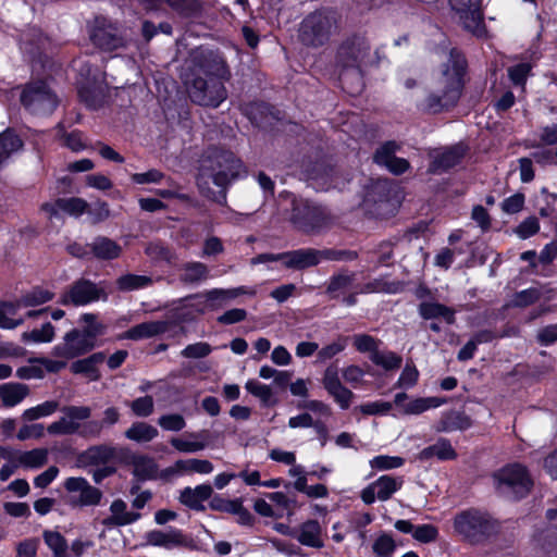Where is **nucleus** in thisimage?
<instances>
[{"label": "nucleus", "instance_id": "obj_43", "mask_svg": "<svg viewBox=\"0 0 557 557\" xmlns=\"http://www.w3.org/2000/svg\"><path fill=\"white\" fill-rule=\"evenodd\" d=\"M59 409L57 400H47L35 407L28 408L23 412V419L26 421H34L40 418L49 417Z\"/></svg>", "mask_w": 557, "mask_h": 557}, {"label": "nucleus", "instance_id": "obj_15", "mask_svg": "<svg viewBox=\"0 0 557 557\" xmlns=\"http://www.w3.org/2000/svg\"><path fill=\"white\" fill-rule=\"evenodd\" d=\"M101 289L87 280L75 282L65 293L62 294V305L85 306L100 299Z\"/></svg>", "mask_w": 557, "mask_h": 557}, {"label": "nucleus", "instance_id": "obj_39", "mask_svg": "<svg viewBox=\"0 0 557 557\" xmlns=\"http://www.w3.org/2000/svg\"><path fill=\"white\" fill-rule=\"evenodd\" d=\"M18 302H2L0 304V327L14 329L22 324L24 319L17 317L20 309Z\"/></svg>", "mask_w": 557, "mask_h": 557}, {"label": "nucleus", "instance_id": "obj_48", "mask_svg": "<svg viewBox=\"0 0 557 557\" xmlns=\"http://www.w3.org/2000/svg\"><path fill=\"white\" fill-rule=\"evenodd\" d=\"M209 271L201 262H189L183 268L182 280L187 283H196L208 277Z\"/></svg>", "mask_w": 557, "mask_h": 557}, {"label": "nucleus", "instance_id": "obj_47", "mask_svg": "<svg viewBox=\"0 0 557 557\" xmlns=\"http://www.w3.org/2000/svg\"><path fill=\"white\" fill-rule=\"evenodd\" d=\"M370 359L376 366L384 368L385 370L398 369L401 364V357L393 351H381L376 350L370 355Z\"/></svg>", "mask_w": 557, "mask_h": 557}, {"label": "nucleus", "instance_id": "obj_41", "mask_svg": "<svg viewBox=\"0 0 557 557\" xmlns=\"http://www.w3.org/2000/svg\"><path fill=\"white\" fill-rule=\"evenodd\" d=\"M465 28L474 34L481 36L484 32L483 17L479 10V7L471 8L467 11L460 12Z\"/></svg>", "mask_w": 557, "mask_h": 557}, {"label": "nucleus", "instance_id": "obj_1", "mask_svg": "<svg viewBox=\"0 0 557 557\" xmlns=\"http://www.w3.org/2000/svg\"><path fill=\"white\" fill-rule=\"evenodd\" d=\"M465 70V59L459 54L451 53L449 64L436 79V90L441 94H430L421 102V110L428 113H438L454 107L461 95Z\"/></svg>", "mask_w": 557, "mask_h": 557}, {"label": "nucleus", "instance_id": "obj_24", "mask_svg": "<svg viewBox=\"0 0 557 557\" xmlns=\"http://www.w3.org/2000/svg\"><path fill=\"white\" fill-rule=\"evenodd\" d=\"M106 359L104 354L96 352L91 356L74 361L70 370L74 374H83L89 381H97L100 377L98 366L101 364Z\"/></svg>", "mask_w": 557, "mask_h": 557}, {"label": "nucleus", "instance_id": "obj_42", "mask_svg": "<svg viewBox=\"0 0 557 557\" xmlns=\"http://www.w3.org/2000/svg\"><path fill=\"white\" fill-rule=\"evenodd\" d=\"M54 326L51 323H45L39 329H34L29 332L22 334V341L24 343H50L54 338Z\"/></svg>", "mask_w": 557, "mask_h": 557}, {"label": "nucleus", "instance_id": "obj_62", "mask_svg": "<svg viewBox=\"0 0 557 557\" xmlns=\"http://www.w3.org/2000/svg\"><path fill=\"white\" fill-rule=\"evenodd\" d=\"M531 65L529 63H519L508 69V75L510 81L515 85L524 86L527 78L531 72Z\"/></svg>", "mask_w": 557, "mask_h": 557}, {"label": "nucleus", "instance_id": "obj_46", "mask_svg": "<svg viewBox=\"0 0 557 557\" xmlns=\"http://www.w3.org/2000/svg\"><path fill=\"white\" fill-rule=\"evenodd\" d=\"M374 471H388L398 469L405 465V459L399 456L379 455L369 461Z\"/></svg>", "mask_w": 557, "mask_h": 557}, {"label": "nucleus", "instance_id": "obj_63", "mask_svg": "<svg viewBox=\"0 0 557 557\" xmlns=\"http://www.w3.org/2000/svg\"><path fill=\"white\" fill-rule=\"evenodd\" d=\"M342 375L346 383L356 387L363 382L366 372L359 366L350 364L342 370Z\"/></svg>", "mask_w": 557, "mask_h": 557}, {"label": "nucleus", "instance_id": "obj_4", "mask_svg": "<svg viewBox=\"0 0 557 557\" xmlns=\"http://www.w3.org/2000/svg\"><path fill=\"white\" fill-rule=\"evenodd\" d=\"M59 420L49 424L47 431L53 435H71L79 433L83 436H95L100 433L101 425L97 421L82 424L91 416V409L87 406H65L61 409Z\"/></svg>", "mask_w": 557, "mask_h": 557}, {"label": "nucleus", "instance_id": "obj_33", "mask_svg": "<svg viewBox=\"0 0 557 557\" xmlns=\"http://www.w3.org/2000/svg\"><path fill=\"white\" fill-rule=\"evenodd\" d=\"M297 540L300 544L309 547L320 548L323 546L322 531L317 520L304 522L298 532Z\"/></svg>", "mask_w": 557, "mask_h": 557}, {"label": "nucleus", "instance_id": "obj_26", "mask_svg": "<svg viewBox=\"0 0 557 557\" xmlns=\"http://www.w3.org/2000/svg\"><path fill=\"white\" fill-rule=\"evenodd\" d=\"M457 454L451 446L450 442L446 438H440L436 443L422 449L418 459L421 461H429L433 458L438 460H454Z\"/></svg>", "mask_w": 557, "mask_h": 557}, {"label": "nucleus", "instance_id": "obj_2", "mask_svg": "<svg viewBox=\"0 0 557 557\" xmlns=\"http://www.w3.org/2000/svg\"><path fill=\"white\" fill-rule=\"evenodd\" d=\"M245 174V165L233 152L212 150L200 161L197 184L205 193L209 185V180L219 187H226L232 181Z\"/></svg>", "mask_w": 557, "mask_h": 557}, {"label": "nucleus", "instance_id": "obj_64", "mask_svg": "<svg viewBox=\"0 0 557 557\" xmlns=\"http://www.w3.org/2000/svg\"><path fill=\"white\" fill-rule=\"evenodd\" d=\"M418 379L419 371L416 366L412 363H407L397 381V385L399 387L409 388L417 384Z\"/></svg>", "mask_w": 557, "mask_h": 557}, {"label": "nucleus", "instance_id": "obj_5", "mask_svg": "<svg viewBox=\"0 0 557 557\" xmlns=\"http://www.w3.org/2000/svg\"><path fill=\"white\" fill-rule=\"evenodd\" d=\"M398 202L395 186L386 180H379L367 188L362 207L368 214L383 218L394 213Z\"/></svg>", "mask_w": 557, "mask_h": 557}, {"label": "nucleus", "instance_id": "obj_55", "mask_svg": "<svg viewBox=\"0 0 557 557\" xmlns=\"http://www.w3.org/2000/svg\"><path fill=\"white\" fill-rule=\"evenodd\" d=\"M91 39L95 45L106 50L116 48L120 42L119 38H116L111 33H107L104 29H96L91 34Z\"/></svg>", "mask_w": 557, "mask_h": 557}, {"label": "nucleus", "instance_id": "obj_44", "mask_svg": "<svg viewBox=\"0 0 557 557\" xmlns=\"http://www.w3.org/2000/svg\"><path fill=\"white\" fill-rule=\"evenodd\" d=\"M403 289L400 282H389L386 278H376L360 288V293H386L396 294Z\"/></svg>", "mask_w": 557, "mask_h": 557}, {"label": "nucleus", "instance_id": "obj_56", "mask_svg": "<svg viewBox=\"0 0 557 557\" xmlns=\"http://www.w3.org/2000/svg\"><path fill=\"white\" fill-rule=\"evenodd\" d=\"M245 388L248 393L258 397L264 404H268L272 397V389L270 386L262 384L257 380H248Z\"/></svg>", "mask_w": 557, "mask_h": 557}, {"label": "nucleus", "instance_id": "obj_59", "mask_svg": "<svg viewBox=\"0 0 557 557\" xmlns=\"http://www.w3.org/2000/svg\"><path fill=\"white\" fill-rule=\"evenodd\" d=\"M355 348L360 352H370L377 350L379 341L367 334H357L352 337Z\"/></svg>", "mask_w": 557, "mask_h": 557}, {"label": "nucleus", "instance_id": "obj_35", "mask_svg": "<svg viewBox=\"0 0 557 557\" xmlns=\"http://www.w3.org/2000/svg\"><path fill=\"white\" fill-rule=\"evenodd\" d=\"M54 293L46 287L36 286L25 293L18 300L21 308L37 307L51 301Z\"/></svg>", "mask_w": 557, "mask_h": 557}, {"label": "nucleus", "instance_id": "obj_49", "mask_svg": "<svg viewBox=\"0 0 557 557\" xmlns=\"http://www.w3.org/2000/svg\"><path fill=\"white\" fill-rule=\"evenodd\" d=\"M396 549L394 539L387 534H380L373 542L372 550L376 557H391Z\"/></svg>", "mask_w": 557, "mask_h": 557}, {"label": "nucleus", "instance_id": "obj_51", "mask_svg": "<svg viewBox=\"0 0 557 557\" xmlns=\"http://www.w3.org/2000/svg\"><path fill=\"white\" fill-rule=\"evenodd\" d=\"M540 231V221L536 216H528L515 228L516 235L521 239H527Z\"/></svg>", "mask_w": 557, "mask_h": 557}, {"label": "nucleus", "instance_id": "obj_13", "mask_svg": "<svg viewBox=\"0 0 557 557\" xmlns=\"http://www.w3.org/2000/svg\"><path fill=\"white\" fill-rule=\"evenodd\" d=\"M456 532L469 540H476L490 530V521L484 513L467 510L456 516L454 520Z\"/></svg>", "mask_w": 557, "mask_h": 557}, {"label": "nucleus", "instance_id": "obj_40", "mask_svg": "<svg viewBox=\"0 0 557 557\" xmlns=\"http://www.w3.org/2000/svg\"><path fill=\"white\" fill-rule=\"evenodd\" d=\"M116 285L122 292H132L151 286L152 278L148 275L127 273L117 278Z\"/></svg>", "mask_w": 557, "mask_h": 557}, {"label": "nucleus", "instance_id": "obj_10", "mask_svg": "<svg viewBox=\"0 0 557 557\" xmlns=\"http://www.w3.org/2000/svg\"><path fill=\"white\" fill-rule=\"evenodd\" d=\"M404 485L403 476L381 475L361 491V499L371 505L375 500L386 502Z\"/></svg>", "mask_w": 557, "mask_h": 557}, {"label": "nucleus", "instance_id": "obj_29", "mask_svg": "<svg viewBox=\"0 0 557 557\" xmlns=\"http://www.w3.org/2000/svg\"><path fill=\"white\" fill-rule=\"evenodd\" d=\"M212 487L209 484H200L195 488L185 487L180 495V502L191 509H199L202 503L212 495Z\"/></svg>", "mask_w": 557, "mask_h": 557}, {"label": "nucleus", "instance_id": "obj_9", "mask_svg": "<svg viewBox=\"0 0 557 557\" xmlns=\"http://www.w3.org/2000/svg\"><path fill=\"white\" fill-rule=\"evenodd\" d=\"M21 101L34 113L51 112L57 107L55 96L44 82L28 85L21 95Z\"/></svg>", "mask_w": 557, "mask_h": 557}, {"label": "nucleus", "instance_id": "obj_45", "mask_svg": "<svg viewBox=\"0 0 557 557\" xmlns=\"http://www.w3.org/2000/svg\"><path fill=\"white\" fill-rule=\"evenodd\" d=\"M23 146L21 138L12 132H4L0 135V163L18 151Z\"/></svg>", "mask_w": 557, "mask_h": 557}, {"label": "nucleus", "instance_id": "obj_34", "mask_svg": "<svg viewBox=\"0 0 557 557\" xmlns=\"http://www.w3.org/2000/svg\"><path fill=\"white\" fill-rule=\"evenodd\" d=\"M48 449L35 448L27 451H18L15 456L17 466L25 469H39L48 461Z\"/></svg>", "mask_w": 557, "mask_h": 557}, {"label": "nucleus", "instance_id": "obj_37", "mask_svg": "<svg viewBox=\"0 0 557 557\" xmlns=\"http://www.w3.org/2000/svg\"><path fill=\"white\" fill-rule=\"evenodd\" d=\"M125 436L137 443H147L158 436V430L147 422H135L126 430Z\"/></svg>", "mask_w": 557, "mask_h": 557}, {"label": "nucleus", "instance_id": "obj_61", "mask_svg": "<svg viewBox=\"0 0 557 557\" xmlns=\"http://www.w3.org/2000/svg\"><path fill=\"white\" fill-rule=\"evenodd\" d=\"M398 146L394 141L384 144L374 154L375 163L387 168L393 159H395V152Z\"/></svg>", "mask_w": 557, "mask_h": 557}, {"label": "nucleus", "instance_id": "obj_18", "mask_svg": "<svg viewBox=\"0 0 557 557\" xmlns=\"http://www.w3.org/2000/svg\"><path fill=\"white\" fill-rule=\"evenodd\" d=\"M214 467L211 461L207 459L189 458L180 459L172 466L162 471V476L165 479L173 476L190 475L194 473L209 474L213 471Z\"/></svg>", "mask_w": 557, "mask_h": 557}, {"label": "nucleus", "instance_id": "obj_20", "mask_svg": "<svg viewBox=\"0 0 557 557\" xmlns=\"http://www.w3.org/2000/svg\"><path fill=\"white\" fill-rule=\"evenodd\" d=\"M147 544L160 546L166 549L183 546L186 539L181 530L170 529L168 531L152 530L146 534Z\"/></svg>", "mask_w": 557, "mask_h": 557}, {"label": "nucleus", "instance_id": "obj_27", "mask_svg": "<svg viewBox=\"0 0 557 557\" xmlns=\"http://www.w3.org/2000/svg\"><path fill=\"white\" fill-rule=\"evenodd\" d=\"M369 52V46L363 41L344 44L338 50L339 61L344 66L358 65Z\"/></svg>", "mask_w": 557, "mask_h": 557}, {"label": "nucleus", "instance_id": "obj_3", "mask_svg": "<svg viewBox=\"0 0 557 557\" xmlns=\"http://www.w3.org/2000/svg\"><path fill=\"white\" fill-rule=\"evenodd\" d=\"M230 78V72L223 61L214 64V72L207 73L206 78L197 77L188 89L191 100L200 106L218 107L226 99L224 82Z\"/></svg>", "mask_w": 557, "mask_h": 557}, {"label": "nucleus", "instance_id": "obj_11", "mask_svg": "<svg viewBox=\"0 0 557 557\" xmlns=\"http://www.w3.org/2000/svg\"><path fill=\"white\" fill-rule=\"evenodd\" d=\"M95 347L79 330L74 329L64 335L62 343L53 347L52 355L66 362L70 359L87 354Z\"/></svg>", "mask_w": 557, "mask_h": 557}, {"label": "nucleus", "instance_id": "obj_17", "mask_svg": "<svg viewBox=\"0 0 557 557\" xmlns=\"http://www.w3.org/2000/svg\"><path fill=\"white\" fill-rule=\"evenodd\" d=\"M67 492L72 493V503L79 506L98 505L102 493L95 486H91L83 478H70L64 484Z\"/></svg>", "mask_w": 557, "mask_h": 557}, {"label": "nucleus", "instance_id": "obj_31", "mask_svg": "<svg viewBox=\"0 0 557 557\" xmlns=\"http://www.w3.org/2000/svg\"><path fill=\"white\" fill-rule=\"evenodd\" d=\"M94 256L101 260H112L121 256L122 247L111 238L99 236L90 244Z\"/></svg>", "mask_w": 557, "mask_h": 557}, {"label": "nucleus", "instance_id": "obj_58", "mask_svg": "<svg viewBox=\"0 0 557 557\" xmlns=\"http://www.w3.org/2000/svg\"><path fill=\"white\" fill-rule=\"evenodd\" d=\"M46 544L53 550L57 557L64 555L66 549V542L59 532L47 531L44 534Z\"/></svg>", "mask_w": 557, "mask_h": 557}, {"label": "nucleus", "instance_id": "obj_16", "mask_svg": "<svg viewBox=\"0 0 557 557\" xmlns=\"http://www.w3.org/2000/svg\"><path fill=\"white\" fill-rule=\"evenodd\" d=\"M394 404L401 414L416 416L441 407L446 404V398L436 396L409 398L406 393H398L394 397Z\"/></svg>", "mask_w": 557, "mask_h": 557}, {"label": "nucleus", "instance_id": "obj_7", "mask_svg": "<svg viewBox=\"0 0 557 557\" xmlns=\"http://www.w3.org/2000/svg\"><path fill=\"white\" fill-rule=\"evenodd\" d=\"M286 197L290 198V221L296 227L304 232H311L321 225L323 220L321 208L310 203L306 199H298L290 194L286 195Z\"/></svg>", "mask_w": 557, "mask_h": 557}, {"label": "nucleus", "instance_id": "obj_25", "mask_svg": "<svg viewBox=\"0 0 557 557\" xmlns=\"http://www.w3.org/2000/svg\"><path fill=\"white\" fill-rule=\"evenodd\" d=\"M462 158V152L459 148L453 147L444 150L435 151L432 154V163L430 171L440 173L455 166Z\"/></svg>", "mask_w": 557, "mask_h": 557}, {"label": "nucleus", "instance_id": "obj_23", "mask_svg": "<svg viewBox=\"0 0 557 557\" xmlns=\"http://www.w3.org/2000/svg\"><path fill=\"white\" fill-rule=\"evenodd\" d=\"M29 395V387L26 384L10 382L0 384V405L5 408H13L21 404Z\"/></svg>", "mask_w": 557, "mask_h": 557}, {"label": "nucleus", "instance_id": "obj_57", "mask_svg": "<svg viewBox=\"0 0 557 557\" xmlns=\"http://www.w3.org/2000/svg\"><path fill=\"white\" fill-rule=\"evenodd\" d=\"M129 407L135 416L148 417L153 412L154 404L151 396H144L131 401Z\"/></svg>", "mask_w": 557, "mask_h": 557}, {"label": "nucleus", "instance_id": "obj_53", "mask_svg": "<svg viewBox=\"0 0 557 557\" xmlns=\"http://www.w3.org/2000/svg\"><path fill=\"white\" fill-rule=\"evenodd\" d=\"M158 424L165 431L178 432L186 426V421L178 413L163 414L158 419Z\"/></svg>", "mask_w": 557, "mask_h": 557}, {"label": "nucleus", "instance_id": "obj_19", "mask_svg": "<svg viewBox=\"0 0 557 557\" xmlns=\"http://www.w3.org/2000/svg\"><path fill=\"white\" fill-rule=\"evenodd\" d=\"M140 513L127 510V505L122 499H115L110 506V516L102 520L107 528L123 527L137 521Z\"/></svg>", "mask_w": 557, "mask_h": 557}, {"label": "nucleus", "instance_id": "obj_54", "mask_svg": "<svg viewBox=\"0 0 557 557\" xmlns=\"http://www.w3.org/2000/svg\"><path fill=\"white\" fill-rule=\"evenodd\" d=\"M525 203V196L522 193H516L503 200L500 208L506 214H516L522 211Z\"/></svg>", "mask_w": 557, "mask_h": 557}, {"label": "nucleus", "instance_id": "obj_12", "mask_svg": "<svg viewBox=\"0 0 557 557\" xmlns=\"http://www.w3.org/2000/svg\"><path fill=\"white\" fill-rule=\"evenodd\" d=\"M321 382L327 394L342 409L346 410L350 407L355 395L342 383L337 364L332 363L325 368Z\"/></svg>", "mask_w": 557, "mask_h": 557}, {"label": "nucleus", "instance_id": "obj_28", "mask_svg": "<svg viewBox=\"0 0 557 557\" xmlns=\"http://www.w3.org/2000/svg\"><path fill=\"white\" fill-rule=\"evenodd\" d=\"M42 209L50 214H55L59 210H61L71 215L79 216L87 212L88 203L82 198L72 197L66 199H58L54 205L45 203Z\"/></svg>", "mask_w": 557, "mask_h": 557}, {"label": "nucleus", "instance_id": "obj_8", "mask_svg": "<svg viewBox=\"0 0 557 557\" xmlns=\"http://www.w3.org/2000/svg\"><path fill=\"white\" fill-rule=\"evenodd\" d=\"M331 27L332 21L326 14L322 12L312 13L302 21L299 38L307 46L322 45L327 39Z\"/></svg>", "mask_w": 557, "mask_h": 557}, {"label": "nucleus", "instance_id": "obj_60", "mask_svg": "<svg viewBox=\"0 0 557 557\" xmlns=\"http://www.w3.org/2000/svg\"><path fill=\"white\" fill-rule=\"evenodd\" d=\"M438 536V530L433 524H421L414 527L412 537L420 543L434 542Z\"/></svg>", "mask_w": 557, "mask_h": 557}, {"label": "nucleus", "instance_id": "obj_22", "mask_svg": "<svg viewBox=\"0 0 557 557\" xmlns=\"http://www.w3.org/2000/svg\"><path fill=\"white\" fill-rule=\"evenodd\" d=\"M321 253L314 249H298L283 252V264L292 269H305L320 262Z\"/></svg>", "mask_w": 557, "mask_h": 557}, {"label": "nucleus", "instance_id": "obj_21", "mask_svg": "<svg viewBox=\"0 0 557 557\" xmlns=\"http://www.w3.org/2000/svg\"><path fill=\"white\" fill-rule=\"evenodd\" d=\"M170 323L168 321H149L137 324L127 330L121 338L139 341L145 338L154 337L163 334L169 330Z\"/></svg>", "mask_w": 557, "mask_h": 557}, {"label": "nucleus", "instance_id": "obj_30", "mask_svg": "<svg viewBox=\"0 0 557 557\" xmlns=\"http://www.w3.org/2000/svg\"><path fill=\"white\" fill-rule=\"evenodd\" d=\"M170 443L177 451L185 454L203 450L207 446L202 432L186 433L184 436L171 438Z\"/></svg>", "mask_w": 557, "mask_h": 557}, {"label": "nucleus", "instance_id": "obj_14", "mask_svg": "<svg viewBox=\"0 0 557 557\" xmlns=\"http://www.w3.org/2000/svg\"><path fill=\"white\" fill-rule=\"evenodd\" d=\"M67 362L46 357L29 358L27 364L17 368L16 376L21 380H41L47 373H58Z\"/></svg>", "mask_w": 557, "mask_h": 557}, {"label": "nucleus", "instance_id": "obj_6", "mask_svg": "<svg viewBox=\"0 0 557 557\" xmlns=\"http://www.w3.org/2000/svg\"><path fill=\"white\" fill-rule=\"evenodd\" d=\"M494 480L499 493L515 498L525 496L533 484L528 470L519 463L503 467L494 473Z\"/></svg>", "mask_w": 557, "mask_h": 557}, {"label": "nucleus", "instance_id": "obj_32", "mask_svg": "<svg viewBox=\"0 0 557 557\" xmlns=\"http://www.w3.org/2000/svg\"><path fill=\"white\" fill-rule=\"evenodd\" d=\"M419 313L424 320L442 319L447 324L455 322V311L440 302H421Z\"/></svg>", "mask_w": 557, "mask_h": 557}, {"label": "nucleus", "instance_id": "obj_52", "mask_svg": "<svg viewBox=\"0 0 557 557\" xmlns=\"http://www.w3.org/2000/svg\"><path fill=\"white\" fill-rule=\"evenodd\" d=\"M212 352V347L206 342H198L187 345L181 355L187 359H200L209 356Z\"/></svg>", "mask_w": 557, "mask_h": 557}, {"label": "nucleus", "instance_id": "obj_50", "mask_svg": "<svg viewBox=\"0 0 557 557\" xmlns=\"http://www.w3.org/2000/svg\"><path fill=\"white\" fill-rule=\"evenodd\" d=\"M347 346V338L346 337H339L336 341L323 346L321 349L318 350V361L325 362L326 360L332 359L333 357L337 356Z\"/></svg>", "mask_w": 557, "mask_h": 557}, {"label": "nucleus", "instance_id": "obj_38", "mask_svg": "<svg viewBox=\"0 0 557 557\" xmlns=\"http://www.w3.org/2000/svg\"><path fill=\"white\" fill-rule=\"evenodd\" d=\"M79 322L84 325L81 332L96 346L97 337L104 333L106 325L92 313L82 314Z\"/></svg>", "mask_w": 557, "mask_h": 557}, {"label": "nucleus", "instance_id": "obj_36", "mask_svg": "<svg viewBox=\"0 0 557 557\" xmlns=\"http://www.w3.org/2000/svg\"><path fill=\"white\" fill-rule=\"evenodd\" d=\"M131 463L134 474L141 480L152 479L157 475V463L148 456L134 455L131 458Z\"/></svg>", "mask_w": 557, "mask_h": 557}]
</instances>
